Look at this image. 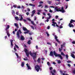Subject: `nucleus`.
<instances>
[{
    "instance_id": "obj_1",
    "label": "nucleus",
    "mask_w": 75,
    "mask_h": 75,
    "mask_svg": "<svg viewBox=\"0 0 75 75\" xmlns=\"http://www.w3.org/2000/svg\"><path fill=\"white\" fill-rule=\"evenodd\" d=\"M54 55L56 57H59L61 59H63V57H62V56L61 54H58L56 53L55 51H54L53 52L52 51H51L49 54L50 56L54 57Z\"/></svg>"
},
{
    "instance_id": "obj_2",
    "label": "nucleus",
    "mask_w": 75,
    "mask_h": 75,
    "mask_svg": "<svg viewBox=\"0 0 75 75\" xmlns=\"http://www.w3.org/2000/svg\"><path fill=\"white\" fill-rule=\"evenodd\" d=\"M29 53H30L29 54L30 55L31 57H33V58H37V52H33V53H31V51H30Z\"/></svg>"
},
{
    "instance_id": "obj_3",
    "label": "nucleus",
    "mask_w": 75,
    "mask_h": 75,
    "mask_svg": "<svg viewBox=\"0 0 75 75\" xmlns=\"http://www.w3.org/2000/svg\"><path fill=\"white\" fill-rule=\"evenodd\" d=\"M6 28L5 29V31H6V33L7 34V35H8V37H10V33H9V30H8V29L10 28V25H6Z\"/></svg>"
},
{
    "instance_id": "obj_4",
    "label": "nucleus",
    "mask_w": 75,
    "mask_h": 75,
    "mask_svg": "<svg viewBox=\"0 0 75 75\" xmlns=\"http://www.w3.org/2000/svg\"><path fill=\"white\" fill-rule=\"evenodd\" d=\"M75 20H73V19H71V21H70V23L68 25H69V27L70 28H71V27H72V28L73 27H74V25H73V24H72V23H75Z\"/></svg>"
},
{
    "instance_id": "obj_5",
    "label": "nucleus",
    "mask_w": 75,
    "mask_h": 75,
    "mask_svg": "<svg viewBox=\"0 0 75 75\" xmlns=\"http://www.w3.org/2000/svg\"><path fill=\"white\" fill-rule=\"evenodd\" d=\"M54 9L57 12L60 11L63 13H64L65 12V10H62L61 9H60V8H58V7L57 6L55 7Z\"/></svg>"
},
{
    "instance_id": "obj_6",
    "label": "nucleus",
    "mask_w": 75,
    "mask_h": 75,
    "mask_svg": "<svg viewBox=\"0 0 75 75\" xmlns=\"http://www.w3.org/2000/svg\"><path fill=\"white\" fill-rule=\"evenodd\" d=\"M35 69L37 71V72H39L40 69H41L40 67L38 65H36L35 67Z\"/></svg>"
},
{
    "instance_id": "obj_7",
    "label": "nucleus",
    "mask_w": 75,
    "mask_h": 75,
    "mask_svg": "<svg viewBox=\"0 0 75 75\" xmlns=\"http://www.w3.org/2000/svg\"><path fill=\"white\" fill-rule=\"evenodd\" d=\"M20 33V34H21L22 33L21 32V30H19L18 31H17L16 34L18 38H20V33Z\"/></svg>"
},
{
    "instance_id": "obj_8",
    "label": "nucleus",
    "mask_w": 75,
    "mask_h": 75,
    "mask_svg": "<svg viewBox=\"0 0 75 75\" xmlns=\"http://www.w3.org/2000/svg\"><path fill=\"white\" fill-rule=\"evenodd\" d=\"M15 53L17 57V58H18V59H19L20 61H21V57H19V56H18V54H17V53L16 52H15Z\"/></svg>"
},
{
    "instance_id": "obj_9",
    "label": "nucleus",
    "mask_w": 75,
    "mask_h": 75,
    "mask_svg": "<svg viewBox=\"0 0 75 75\" xmlns=\"http://www.w3.org/2000/svg\"><path fill=\"white\" fill-rule=\"evenodd\" d=\"M32 14L31 15V17H33L34 16V14L35 13V10H33L32 11Z\"/></svg>"
},
{
    "instance_id": "obj_10",
    "label": "nucleus",
    "mask_w": 75,
    "mask_h": 75,
    "mask_svg": "<svg viewBox=\"0 0 75 75\" xmlns=\"http://www.w3.org/2000/svg\"><path fill=\"white\" fill-rule=\"evenodd\" d=\"M25 38L24 37V36L23 35H21V40H23V41L24 40Z\"/></svg>"
},
{
    "instance_id": "obj_11",
    "label": "nucleus",
    "mask_w": 75,
    "mask_h": 75,
    "mask_svg": "<svg viewBox=\"0 0 75 75\" xmlns=\"http://www.w3.org/2000/svg\"><path fill=\"white\" fill-rule=\"evenodd\" d=\"M51 18V16H50L49 17H47L46 21H47V22H48L49 21V19H50Z\"/></svg>"
},
{
    "instance_id": "obj_12",
    "label": "nucleus",
    "mask_w": 75,
    "mask_h": 75,
    "mask_svg": "<svg viewBox=\"0 0 75 75\" xmlns=\"http://www.w3.org/2000/svg\"><path fill=\"white\" fill-rule=\"evenodd\" d=\"M52 25L54 26V27H55V24H56V22H52Z\"/></svg>"
},
{
    "instance_id": "obj_13",
    "label": "nucleus",
    "mask_w": 75,
    "mask_h": 75,
    "mask_svg": "<svg viewBox=\"0 0 75 75\" xmlns=\"http://www.w3.org/2000/svg\"><path fill=\"white\" fill-rule=\"evenodd\" d=\"M13 40H11V44L12 47H13Z\"/></svg>"
},
{
    "instance_id": "obj_14",
    "label": "nucleus",
    "mask_w": 75,
    "mask_h": 75,
    "mask_svg": "<svg viewBox=\"0 0 75 75\" xmlns=\"http://www.w3.org/2000/svg\"><path fill=\"white\" fill-rule=\"evenodd\" d=\"M23 29L24 31H27L28 30L25 27H23Z\"/></svg>"
},
{
    "instance_id": "obj_15",
    "label": "nucleus",
    "mask_w": 75,
    "mask_h": 75,
    "mask_svg": "<svg viewBox=\"0 0 75 75\" xmlns=\"http://www.w3.org/2000/svg\"><path fill=\"white\" fill-rule=\"evenodd\" d=\"M31 24H33V25H35V26H36V24H35L34 23V21H31Z\"/></svg>"
},
{
    "instance_id": "obj_16",
    "label": "nucleus",
    "mask_w": 75,
    "mask_h": 75,
    "mask_svg": "<svg viewBox=\"0 0 75 75\" xmlns=\"http://www.w3.org/2000/svg\"><path fill=\"white\" fill-rule=\"evenodd\" d=\"M25 53L27 57H28V56H29V55L30 54V53H29V52H28L26 53Z\"/></svg>"
},
{
    "instance_id": "obj_17",
    "label": "nucleus",
    "mask_w": 75,
    "mask_h": 75,
    "mask_svg": "<svg viewBox=\"0 0 75 75\" xmlns=\"http://www.w3.org/2000/svg\"><path fill=\"white\" fill-rule=\"evenodd\" d=\"M47 2V3H48V4H51V3H52V1H48Z\"/></svg>"
},
{
    "instance_id": "obj_18",
    "label": "nucleus",
    "mask_w": 75,
    "mask_h": 75,
    "mask_svg": "<svg viewBox=\"0 0 75 75\" xmlns=\"http://www.w3.org/2000/svg\"><path fill=\"white\" fill-rule=\"evenodd\" d=\"M29 32H30V30H27V31L24 32V33L25 34H28V33Z\"/></svg>"
},
{
    "instance_id": "obj_19",
    "label": "nucleus",
    "mask_w": 75,
    "mask_h": 75,
    "mask_svg": "<svg viewBox=\"0 0 75 75\" xmlns=\"http://www.w3.org/2000/svg\"><path fill=\"white\" fill-rule=\"evenodd\" d=\"M24 51L25 53L28 52H29L28 50H27V49H25Z\"/></svg>"
},
{
    "instance_id": "obj_20",
    "label": "nucleus",
    "mask_w": 75,
    "mask_h": 75,
    "mask_svg": "<svg viewBox=\"0 0 75 75\" xmlns=\"http://www.w3.org/2000/svg\"><path fill=\"white\" fill-rule=\"evenodd\" d=\"M40 61L41 60H40V58H38V59L37 60L38 62V63H40Z\"/></svg>"
},
{
    "instance_id": "obj_21",
    "label": "nucleus",
    "mask_w": 75,
    "mask_h": 75,
    "mask_svg": "<svg viewBox=\"0 0 75 75\" xmlns=\"http://www.w3.org/2000/svg\"><path fill=\"white\" fill-rule=\"evenodd\" d=\"M29 5L30 6H33V7H35V5H34L32 4H29Z\"/></svg>"
},
{
    "instance_id": "obj_22",
    "label": "nucleus",
    "mask_w": 75,
    "mask_h": 75,
    "mask_svg": "<svg viewBox=\"0 0 75 75\" xmlns=\"http://www.w3.org/2000/svg\"><path fill=\"white\" fill-rule=\"evenodd\" d=\"M71 56L72 57V58H75V55H74V54L71 53Z\"/></svg>"
},
{
    "instance_id": "obj_23",
    "label": "nucleus",
    "mask_w": 75,
    "mask_h": 75,
    "mask_svg": "<svg viewBox=\"0 0 75 75\" xmlns=\"http://www.w3.org/2000/svg\"><path fill=\"white\" fill-rule=\"evenodd\" d=\"M52 75H55L54 73H53V71L52 70L50 71Z\"/></svg>"
},
{
    "instance_id": "obj_24",
    "label": "nucleus",
    "mask_w": 75,
    "mask_h": 75,
    "mask_svg": "<svg viewBox=\"0 0 75 75\" xmlns=\"http://www.w3.org/2000/svg\"><path fill=\"white\" fill-rule=\"evenodd\" d=\"M21 66L22 67H23L24 66V62H22L21 63Z\"/></svg>"
},
{
    "instance_id": "obj_25",
    "label": "nucleus",
    "mask_w": 75,
    "mask_h": 75,
    "mask_svg": "<svg viewBox=\"0 0 75 75\" xmlns=\"http://www.w3.org/2000/svg\"><path fill=\"white\" fill-rule=\"evenodd\" d=\"M15 18L16 19V20H19V18L17 16L15 17Z\"/></svg>"
},
{
    "instance_id": "obj_26",
    "label": "nucleus",
    "mask_w": 75,
    "mask_h": 75,
    "mask_svg": "<svg viewBox=\"0 0 75 75\" xmlns=\"http://www.w3.org/2000/svg\"><path fill=\"white\" fill-rule=\"evenodd\" d=\"M28 44L29 45H30L31 44V40H28Z\"/></svg>"
},
{
    "instance_id": "obj_27",
    "label": "nucleus",
    "mask_w": 75,
    "mask_h": 75,
    "mask_svg": "<svg viewBox=\"0 0 75 75\" xmlns=\"http://www.w3.org/2000/svg\"><path fill=\"white\" fill-rule=\"evenodd\" d=\"M15 25L17 27V28H18V24L17 23H15Z\"/></svg>"
},
{
    "instance_id": "obj_28",
    "label": "nucleus",
    "mask_w": 75,
    "mask_h": 75,
    "mask_svg": "<svg viewBox=\"0 0 75 75\" xmlns=\"http://www.w3.org/2000/svg\"><path fill=\"white\" fill-rule=\"evenodd\" d=\"M61 54L62 55H63V56H65V54L62 52H61Z\"/></svg>"
},
{
    "instance_id": "obj_29",
    "label": "nucleus",
    "mask_w": 75,
    "mask_h": 75,
    "mask_svg": "<svg viewBox=\"0 0 75 75\" xmlns=\"http://www.w3.org/2000/svg\"><path fill=\"white\" fill-rule=\"evenodd\" d=\"M14 50H15V51L14 52H15L16 51H17V49H16V47H15L14 48Z\"/></svg>"
},
{
    "instance_id": "obj_30",
    "label": "nucleus",
    "mask_w": 75,
    "mask_h": 75,
    "mask_svg": "<svg viewBox=\"0 0 75 75\" xmlns=\"http://www.w3.org/2000/svg\"><path fill=\"white\" fill-rule=\"evenodd\" d=\"M46 33L47 34V37H48V36H50V35L48 34V32H46Z\"/></svg>"
},
{
    "instance_id": "obj_31",
    "label": "nucleus",
    "mask_w": 75,
    "mask_h": 75,
    "mask_svg": "<svg viewBox=\"0 0 75 75\" xmlns=\"http://www.w3.org/2000/svg\"><path fill=\"white\" fill-rule=\"evenodd\" d=\"M47 64L48 66H50L51 65V64H50V63L49 62H47Z\"/></svg>"
},
{
    "instance_id": "obj_32",
    "label": "nucleus",
    "mask_w": 75,
    "mask_h": 75,
    "mask_svg": "<svg viewBox=\"0 0 75 75\" xmlns=\"http://www.w3.org/2000/svg\"><path fill=\"white\" fill-rule=\"evenodd\" d=\"M66 58L67 59H68V54H66Z\"/></svg>"
},
{
    "instance_id": "obj_33",
    "label": "nucleus",
    "mask_w": 75,
    "mask_h": 75,
    "mask_svg": "<svg viewBox=\"0 0 75 75\" xmlns=\"http://www.w3.org/2000/svg\"><path fill=\"white\" fill-rule=\"evenodd\" d=\"M33 58V59L34 61V62H37V61H36V60H35V58Z\"/></svg>"
},
{
    "instance_id": "obj_34",
    "label": "nucleus",
    "mask_w": 75,
    "mask_h": 75,
    "mask_svg": "<svg viewBox=\"0 0 75 75\" xmlns=\"http://www.w3.org/2000/svg\"><path fill=\"white\" fill-rule=\"evenodd\" d=\"M23 19V17H21L20 19H19L20 21H22Z\"/></svg>"
},
{
    "instance_id": "obj_35",
    "label": "nucleus",
    "mask_w": 75,
    "mask_h": 75,
    "mask_svg": "<svg viewBox=\"0 0 75 75\" xmlns=\"http://www.w3.org/2000/svg\"><path fill=\"white\" fill-rule=\"evenodd\" d=\"M15 45L16 47V48H19V47H18V46L16 44H15Z\"/></svg>"
},
{
    "instance_id": "obj_36",
    "label": "nucleus",
    "mask_w": 75,
    "mask_h": 75,
    "mask_svg": "<svg viewBox=\"0 0 75 75\" xmlns=\"http://www.w3.org/2000/svg\"><path fill=\"white\" fill-rule=\"evenodd\" d=\"M55 40L56 41H57L58 42H59V43H60V42L59 41V40H58V39H56Z\"/></svg>"
},
{
    "instance_id": "obj_37",
    "label": "nucleus",
    "mask_w": 75,
    "mask_h": 75,
    "mask_svg": "<svg viewBox=\"0 0 75 75\" xmlns=\"http://www.w3.org/2000/svg\"><path fill=\"white\" fill-rule=\"evenodd\" d=\"M53 69V68H52V67H50L49 68V69L50 71H51V70H52V69Z\"/></svg>"
},
{
    "instance_id": "obj_38",
    "label": "nucleus",
    "mask_w": 75,
    "mask_h": 75,
    "mask_svg": "<svg viewBox=\"0 0 75 75\" xmlns=\"http://www.w3.org/2000/svg\"><path fill=\"white\" fill-rule=\"evenodd\" d=\"M49 7H50L51 8H55V6H50Z\"/></svg>"
},
{
    "instance_id": "obj_39",
    "label": "nucleus",
    "mask_w": 75,
    "mask_h": 75,
    "mask_svg": "<svg viewBox=\"0 0 75 75\" xmlns=\"http://www.w3.org/2000/svg\"><path fill=\"white\" fill-rule=\"evenodd\" d=\"M61 62L60 61V60H58V64H60Z\"/></svg>"
},
{
    "instance_id": "obj_40",
    "label": "nucleus",
    "mask_w": 75,
    "mask_h": 75,
    "mask_svg": "<svg viewBox=\"0 0 75 75\" xmlns=\"http://www.w3.org/2000/svg\"><path fill=\"white\" fill-rule=\"evenodd\" d=\"M13 7L14 8H17V5H14Z\"/></svg>"
},
{
    "instance_id": "obj_41",
    "label": "nucleus",
    "mask_w": 75,
    "mask_h": 75,
    "mask_svg": "<svg viewBox=\"0 0 75 75\" xmlns=\"http://www.w3.org/2000/svg\"><path fill=\"white\" fill-rule=\"evenodd\" d=\"M28 69H31V67L29 66H28Z\"/></svg>"
},
{
    "instance_id": "obj_42",
    "label": "nucleus",
    "mask_w": 75,
    "mask_h": 75,
    "mask_svg": "<svg viewBox=\"0 0 75 75\" xmlns=\"http://www.w3.org/2000/svg\"><path fill=\"white\" fill-rule=\"evenodd\" d=\"M59 27L60 28H63V26H62V25H60Z\"/></svg>"
},
{
    "instance_id": "obj_43",
    "label": "nucleus",
    "mask_w": 75,
    "mask_h": 75,
    "mask_svg": "<svg viewBox=\"0 0 75 75\" xmlns=\"http://www.w3.org/2000/svg\"><path fill=\"white\" fill-rule=\"evenodd\" d=\"M45 8H48V6H47V5H45Z\"/></svg>"
},
{
    "instance_id": "obj_44",
    "label": "nucleus",
    "mask_w": 75,
    "mask_h": 75,
    "mask_svg": "<svg viewBox=\"0 0 75 75\" xmlns=\"http://www.w3.org/2000/svg\"><path fill=\"white\" fill-rule=\"evenodd\" d=\"M21 9L23 10V9H24V7L23 6H22L21 7Z\"/></svg>"
},
{
    "instance_id": "obj_45",
    "label": "nucleus",
    "mask_w": 75,
    "mask_h": 75,
    "mask_svg": "<svg viewBox=\"0 0 75 75\" xmlns=\"http://www.w3.org/2000/svg\"><path fill=\"white\" fill-rule=\"evenodd\" d=\"M54 37H55V39H57V38H58V37H57V35H55L54 36Z\"/></svg>"
},
{
    "instance_id": "obj_46",
    "label": "nucleus",
    "mask_w": 75,
    "mask_h": 75,
    "mask_svg": "<svg viewBox=\"0 0 75 75\" xmlns=\"http://www.w3.org/2000/svg\"><path fill=\"white\" fill-rule=\"evenodd\" d=\"M47 44H48V45H51V44L50 42H47Z\"/></svg>"
},
{
    "instance_id": "obj_47",
    "label": "nucleus",
    "mask_w": 75,
    "mask_h": 75,
    "mask_svg": "<svg viewBox=\"0 0 75 75\" xmlns=\"http://www.w3.org/2000/svg\"><path fill=\"white\" fill-rule=\"evenodd\" d=\"M63 47H64V45H61V48H62H62H63Z\"/></svg>"
},
{
    "instance_id": "obj_48",
    "label": "nucleus",
    "mask_w": 75,
    "mask_h": 75,
    "mask_svg": "<svg viewBox=\"0 0 75 75\" xmlns=\"http://www.w3.org/2000/svg\"><path fill=\"white\" fill-rule=\"evenodd\" d=\"M12 13L13 14H15V12H14V11L12 10Z\"/></svg>"
},
{
    "instance_id": "obj_49",
    "label": "nucleus",
    "mask_w": 75,
    "mask_h": 75,
    "mask_svg": "<svg viewBox=\"0 0 75 75\" xmlns=\"http://www.w3.org/2000/svg\"><path fill=\"white\" fill-rule=\"evenodd\" d=\"M17 8H21V6H19L17 7Z\"/></svg>"
},
{
    "instance_id": "obj_50",
    "label": "nucleus",
    "mask_w": 75,
    "mask_h": 75,
    "mask_svg": "<svg viewBox=\"0 0 75 75\" xmlns=\"http://www.w3.org/2000/svg\"><path fill=\"white\" fill-rule=\"evenodd\" d=\"M31 27L32 28V29H33V30H34V26L31 25Z\"/></svg>"
},
{
    "instance_id": "obj_51",
    "label": "nucleus",
    "mask_w": 75,
    "mask_h": 75,
    "mask_svg": "<svg viewBox=\"0 0 75 75\" xmlns=\"http://www.w3.org/2000/svg\"><path fill=\"white\" fill-rule=\"evenodd\" d=\"M59 52H61V51H62V50H61V48H59Z\"/></svg>"
},
{
    "instance_id": "obj_52",
    "label": "nucleus",
    "mask_w": 75,
    "mask_h": 75,
    "mask_svg": "<svg viewBox=\"0 0 75 75\" xmlns=\"http://www.w3.org/2000/svg\"><path fill=\"white\" fill-rule=\"evenodd\" d=\"M39 4H43V2L42 1H40L39 2Z\"/></svg>"
},
{
    "instance_id": "obj_53",
    "label": "nucleus",
    "mask_w": 75,
    "mask_h": 75,
    "mask_svg": "<svg viewBox=\"0 0 75 75\" xmlns=\"http://www.w3.org/2000/svg\"><path fill=\"white\" fill-rule=\"evenodd\" d=\"M67 65L68 66V67H71V64H67Z\"/></svg>"
},
{
    "instance_id": "obj_54",
    "label": "nucleus",
    "mask_w": 75,
    "mask_h": 75,
    "mask_svg": "<svg viewBox=\"0 0 75 75\" xmlns=\"http://www.w3.org/2000/svg\"><path fill=\"white\" fill-rule=\"evenodd\" d=\"M72 44H75V41H74L73 42H72Z\"/></svg>"
},
{
    "instance_id": "obj_55",
    "label": "nucleus",
    "mask_w": 75,
    "mask_h": 75,
    "mask_svg": "<svg viewBox=\"0 0 75 75\" xmlns=\"http://www.w3.org/2000/svg\"><path fill=\"white\" fill-rule=\"evenodd\" d=\"M56 19H57L58 18V16H55Z\"/></svg>"
},
{
    "instance_id": "obj_56",
    "label": "nucleus",
    "mask_w": 75,
    "mask_h": 75,
    "mask_svg": "<svg viewBox=\"0 0 75 75\" xmlns=\"http://www.w3.org/2000/svg\"><path fill=\"white\" fill-rule=\"evenodd\" d=\"M36 48L37 50H38V45H36Z\"/></svg>"
},
{
    "instance_id": "obj_57",
    "label": "nucleus",
    "mask_w": 75,
    "mask_h": 75,
    "mask_svg": "<svg viewBox=\"0 0 75 75\" xmlns=\"http://www.w3.org/2000/svg\"><path fill=\"white\" fill-rule=\"evenodd\" d=\"M26 14L27 15V16H28L29 15V13L28 12H27L26 13Z\"/></svg>"
},
{
    "instance_id": "obj_58",
    "label": "nucleus",
    "mask_w": 75,
    "mask_h": 75,
    "mask_svg": "<svg viewBox=\"0 0 75 75\" xmlns=\"http://www.w3.org/2000/svg\"><path fill=\"white\" fill-rule=\"evenodd\" d=\"M53 72H54V73H56V70H55V69H54L53 70Z\"/></svg>"
},
{
    "instance_id": "obj_59",
    "label": "nucleus",
    "mask_w": 75,
    "mask_h": 75,
    "mask_svg": "<svg viewBox=\"0 0 75 75\" xmlns=\"http://www.w3.org/2000/svg\"><path fill=\"white\" fill-rule=\"evenodd\" d=\"M26 66L27 67H29V64H28L27 63L26 64Z\"/></svg>"
},
{
    "instance_id": "obj_60",
    "label": "nucleus",
    "mask_w": 75,
    "mask_h": 75,
    "mask_svg": "<svg viewBox=\"0 0 75 75\" xmlns=\"http://www.w3.org/2000/svg\"><path fill=\"white\" fill-rule=\"evenodd\" d=\"M12 33H13V34H14V35H15V31H13Z\"/></svg>"
},
{
    "instance_id": "obj_61",
    "label": "nucleus",
    "mask_w": 75,
    "mask_h": 75,
    "mask_svg": "<svg viewBox=\"0 0 75 75\" xmlns=\"http://www.w3.org/2000/svg\"><path fill=\"white\" fill-rule=\"evenodd\" d=\"M16 15H18V12L16 11Z\"/></svg>"
},
{
    "instance_id": "obj_62",
    "label": "nucleus",
    "mask_w": 75,
    "mask_h": 75,
    "mask_svg": "<svg viewBox=\"0 0 75 75\" xmlns=\"http://www.w3.org/2000/svg\"><path fill=\"white\" fill-rule=\"evenodd\" d=\"M41 6H42V4H40L38 5V7H41Z\"/></svg>"
},
{
    "instance_id": "obj_63",
    "label": "nucleus",
    "mask_w": 75,
    "mask_h": 75,
    "mask_svg": "<svg viewBox=\"0 0 75 75\" xmlns=\"http://www.w3.org/2000/svg\"><path fill=\"white\" fill-rule=\"evenodd\" d=\"M41 59H42V60H45V58H42Z\"/></svg>"
},
{
    "instance_id": "obj_64",
    "label": "nucleus",
    "mask_w": 75,
    "mask_h": 75,
    "mask_svg": "<svg viewBox=\"0 0 75 75\" xmlns=\"http://www.w3.org/2000/svg\"><path fill=\"white\" fill-rule=\"evenodd\" d=\"M73 74H75V70H74L73 71Z\"/></svg>"
}]
</instances>
